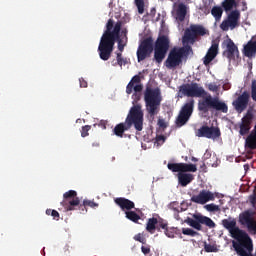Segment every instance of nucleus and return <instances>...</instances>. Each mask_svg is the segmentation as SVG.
<instances>
[{
	"label": "nucleus",
	"instance_id": "1",
	"mask_svg": "<svg viewBox=\"0 0 256 256\" xmlns=\"http://www.w3.org/2000/svg\"><path fill=\"white\" fill-rule=\"evenodd\" d=\"M122 26V21H118L114 25L113 19H109L106 24V30L104 31L98 46L100 59H102V61H109V59H111V53H113L115 47V42H118V50L120 52H116V60H112L111 62L113 67H117V65H119V67L127 65V58H123V51H125L127 42L123 43V39H121Z\"/></svg>",
	"mask_w": 256,
	"mask_h": 256
},
{
	"label": "nucleus",
	"instance_id": "51",
	"mask_svg": "<svg viewBox=\"0 0 256 256\" xmlns=\"http://www.w3.org/2000/svg\"><path fill=\"white\" fill-rule=\"evenodd\" d=\"M157 141H165V136L163 135L158 136Z\"/></svg>",
	"mask_w": 256,
	"mask_h": 256
},
{
	"label": "nucleus",
	"instance_id": "62",
	"mask_svg": "<svg viewBox=\"0 0 256 256\" xmlns=\"http://www.w3.org/2000/svg\"><path fill=\"white\" fill-rule=\"evenodd\" d=\"M170 1H173V0H170Z\"/></svg>",
	"mask_w": 256,
	"mask_h": 256
},
{
	"label": "nucleus",
	"instance_id": "46",
	"mask_svg": "<svg viewBox=\"0 0 256 256\" xmlns=\"http://www.w3.org/2000/svg\"><path fill=\"white\" fill-rule=\"evenodd\" d=\"M80 87L87 88V81L84 78L79 79Z\"/></svg>",
	"mask_w": 256,
	"mask_h": 256
},
{
	"label": "nucleus",
	"instance_id": "7",
	"mask_svg": "<svg viewBox=\"0 0 256 256\" xmlns=\"http://www.w3.org/2000/svg\"><path fill=\"white\" fill-rule=\"evenodd\" d=\"M61 205L64 207L65 211H75L79 209L82 215L87 213L85 202L81 204V200L77 197V191L75 190H69L63 194Z\"/></svg>",
	"mask_w": 256,
	"mask_h": 256
},
{
	"label": "nucleus",
	"instance_id": "10",
	"mask_svg": "<svg viewBox=\"0 0 256 256\" xmlns=\"http://www.w3.org/2000/svg\"><path fill=\"white\" fill-rule=\"evenodd\" d=\"M254 121L255 114L253 113V110H247L241 121L235 125V129L236 131L238 130L240 137H245L246 135H249Z\"/></svg>",
	"mask_w": 256,
	"mask_h": 256
},
{
	"label": "nucleus",
	"instance_id": "61",
	"mask_svg": "<svg viewBox=\"0 0 256 256\" xmlns=\"http://www.w3.org/2000/svg\"><path fill=\"white\" fill-rule=\"evenodd\" d=\"M253 207V209H255V211H256V203H255V206H252Z\"/></svg>",
	"mask_w": 256,
	"mask_h": 256
},
{
	"label": "nucleus",
	"instance_id": "45",
	"mask_svg": "<svg viewBox=\"0 0 256 256\" xmlns=\"http://www.w3.org/2000/svg\"><path fill=\"white\" fill-rule=\"evenodd\" d=\"M208 89H209V91L216 93V91H219V86H217L216 84L210 83L208 85Z\"/></svg>",
	"mask_w": 256,
	"mask_h": 256
},
{
	"label": "nucleus",
	"instance_id": "34",
	"mask_svg": "<svg viewBox=\"0 0 256 256\" xmlns=\"http://www.w3.org/2000/svg\"><path fill=\"white\" fill-rule=\"evenodd\" d=\"M204 209H206V211H209L210 213H215L217 211H221V208H219V205H216L213 203L205 205Z\"/></svg>",
	"mask_w": 256,
	"mask_h": 256
},
{
	"label": "nucleus",
	"instance_id": "56",
	"mask_svg": "<svg viewBox=\"0 0 256 256\" xmlns=\"http://www.w3.org/2000/svg\"><path fill=\"white\" fill-rule=\"evenodd\" d=\"M52 211H53V210H51V209H47V210H46V215H52Z\"/></svg>",
	"mask_w": 256,
	"mask_h": 256
},
{
	"label": "nucleus",
	"instance_id": "32",
	"mask_svg": "<svg viewBox=\"0 0 256 256\" xmlns=\"http://www.w3.org/2000/svg\"><path fill=\"white\" fill-rule=\"evenodd\" d=\"M167 167L172 173H181V163H168Z\"/></svg>",
	"mask_w": 256,
	"mask_h": 256
},
{
	"label": "nucleus",
	"instance_id": "55",
	"mask_svg": "<svg viewBox=\"0 0 256 256\" xmlns=\"http://www.w3.org/2000/svg\"><path fill=\"white\" fill-rule=\"evenodd\" d=\"M165 233H166L167 237H173V235H171V233H169L168 229L165 230Z\"/></svg>",
	"mask_w": 256,
	"mask_h": 256
},
{
	"label": "nucleus",
	"instance_id": "43",
	"mask_svg": "<svg viewBox=\"0 0 256 256\" xmlns=\"http://www.w3.org/2000/svg\"><path fill=\"white\" fill-rule=\"evenodd\" d=\"M204 249H205L206 253H215L217 251V248L211 244H206L204 246Z\"/></svg>",
	"mask_w": 256,
	"mask_h": 256
},
{
	"label": "nucleus",
	"instance_id": "5",
	"mask_svg": "<svg viewBox=\"0 0 256 256\" xmlns=\"http://www.w3.org/2000/svg\"><path fill=\"white\" fill-rule=\"evenodd\" d=\"M144 101L146 104V111L152 119H155L161 109V96L159 90H153L151 86H147L144 92Z\"/></svg>",
	"mask_w": 256,
	"mask_h": 256
},
{
	"label": "nucleus",
	"instance_id": "21",
	"mask_svg": "<svg viewBox=\"0 0 256 256\" xmlns=\"http://www.w3.org/2000/svg\"><path fill=\"white\" fill-rule=\"evenodd\" d=\"M219 53V42L213 41L211 47L208 49L206 53L203 63L204 65H209L215 57H217Z\"/></svg>",
	"mask_w": 256,
	"mask_h": 256
},
{
	"label": "nucleus",
	"instance_id": "38",
	"mask_svg": "<svg viewBox=\"0 0 256 256\" xmlns=\"http://www.w3.org/2000/svg\"><path fill=\"white\" fill-rule=\"evenodd\" d=\"M89 131H91V125H85L81 129V137H89Z\"/></svg>",
	"mask_w": 256,
	"mask_h": 256
},
{
	"label": "nucleus",
	"instance_id": "31",
	"mask_svg": "<svg viewBox=\"0 0 256 256\" xmlns=\"http://www.w3.org/2000/svg\"><path fill=\"white\" fill-rule=\"evenodd\" d=\"M134 3L138 9L139 15L145 13V0H134Z\"/></svg>",
	"mask_w": 256,
	"mask_h": 256
},
{
	"label": "nucleus",
	"instance_id": "3",
	"mask_svg": "<svg viewBox=\"0 0 256 256\" xmlns=\"http://www.w3.org/2000/svg\"><path fill=\"white\" fill-rule=\"evenodd\" d=\"M222 225L229 231L233 239H236L237 242H233V247L237 255L253 256V240L245 230L237 227V221L233 218L223 219Z\"/></svg>",
	"mask_w": 256,
	"mask_h": 256
},
{
	"label": "nucleus",
	"instance_id": "37",
	"mask_svg": "<svg viewBox=\"0 0 256 256\" xmlns=\"http://www.w3.org/2000/svg\"><path fill=\"white\" fill-rule=\"evenodd\" d=\"M156 229L157 231H159V229H164V231H167V222H165L162 218H160L158 220Z\"/></svg>",
	"mask_w": 256,
	"mask_h": 256
},
{
	"label": "nucleus",
	"instance_id": "52",
	"mask_svg": "<svg viewBox=\"0 0 256 256\" xmlns=\"http://www.w3.org/2000/svg\"><path fill=\"white\" fill-rule=\"evenodd\" d=\"M174 217H175V219H177V221H179V219H181V218L179 217V210H177V213L174 215Z\"/></svg>",
	"mask_w": 256,
	"mask_h": 256
},
{
	"label": "nucleus",
	"instance_id": "19",
	"mask_svg": "<svg viewBox=\"0 0 256 256\" xmlns=\"http://www.w3.org/2000/svg\"><path fill=\"white\" fill-rule=\"evenodd\" d=\"M251 95L249 92L244 91L240 96L237 97V99L232 103L233 107L237 111V113H243L245 109H247V106L249 105V99Z\"/></svg>",
	"mask_w": 256,
	"mask_h": 256
},
{
	"label": "nucleus",
	"instance_id": "25",
	"mask_svg": "<svg viewBox=\"0 0 256 256\" xmlns=\"http://www.w3.org/2000/svg\"><path fill=\"white\" fill-rule=\"evenodd\" d=\"M195 179V176L190 173H179L178 174V183L181 185V187H187L189 183H191Z\"/></svg>",
	"mask_w": 256,
	"mask_h": 256
},
{
	"label": "nucleus",
	"instance_id": "28",
	"mask_svg": "<svg viewBox=\"0 0 256 256\" xmlns=\"http://www.w3.org/2000/svg\"><path fill=\"white\" fill-rule=\"evenodd\" d=\"M222 7L226 13H229V11H233V7H237V2L235 0H224Z\"/></svg>",
	"mask_w": 256,
	"mask_h": 256
},
{
	"label": "nucleus",
	"instance_id": "58",
	"mask_svg": "<svg viewBox=\"0 0 256 256\" xmlns=\"http://www.w3.org/2000/svg\"><path fill=\"white\" fill-rule=\"evenodd\" d=\"M201 169H205V162L202 163V165L200 166Z\"/></svg>",
	"mask_w": 256,
	"mask_h": 256
},
{
	"label": "nucleus",
	"instance_id": "2",
	"mask_svg": "<svg viewBox=\"0 0 256 256\" xmlns=\"http://www.w3.org/2000/svg\"><path fill=\"white\" fill-rule=\"evenodd\" d=\"M169 38L165 35L159 36L153 46V37H147L138 46L136 55L138 63L145 61L148 57H151V53L154 51V59L157 63H163V59L169 51Z\"/></svg>",
	"mask_w": 256,
	"mask_h": 256
},
{
	"label": "nucleus",
	"instance_id": "15",
	"mask_svg": "<svg viewBox=\"0 0 256 256\" xmlns=\"http://www.w3.org/2000/svg\"><path fill=\"white\" fill-rule=\"evenodd\" d=\"M196 137H205L206 139H219L221 137V129L215 126L203 125L196 131Z\"/></svg>",
	"mask_w": 256,
	"mask_h": 256
},
{
	"label": "nucleus",
	"instance_id": "26",
	"mask_svg": "<svg viewBox=\"0 0 256 256\" xmlns=\"http://www.w3.org/2000/svg\"><path fill=\"white\" fill-rule=\"evenodd\" d=\"M159 223V219L153 217V218H149L148 222L146 224V231H148V233H155V229H157V224Z\"/></svg>",
	"mask_w": 256,
	"mask_h": 256
},
{
	"label": "nucleus",
	"instance_id": "40",
	"mask_svg": "<svg viewBox=\"0 0 256 256\" xmlns=\"http://www.w3.org/2000/svg\"><path fill=\"white\" fill-rule=\"evenodd\" d=\"M251 98L256 102V80H252V84H251Z\"/></svg>",
	"mask_w": 256,
	"mask_h": 256
},
{
	"label": "nucleus",
	"instance_id": "30",
	"mask_svg": "<svg viewBox=\"0 0 256 256\" xmlns=\"http://www.w3.org/2000/svg\"><path fill=\"white\" fill-rule=\"evenodd\" d=\"M125 215L126 218L133 223H139V219H141V216H139L135 211L128 210L125 212Z\"/></svg>",
	"mask_w": 256,
	"mask_h": 256
},
{
	"label": "nucleus",
	"instance_id": "44",
	"mask_svg": "<svg viewBox=\"0 0 256 256\" xmlns=\"http://www.w3.org/2000/svg\"><path fill=\"white\" fill-rule=\"evenodd\" d=\"M158 127H160V129H167V122H165L164 119L159 118Z\"/></svg>",
	"mask_w": 256,
	"mask_h": 256
},
{
	"label": "nucleus",
	"instance_id": "33",
	"mask_svg": "<svg viewBox=\"0 0 256 256\" xmlns=\"http://www.w3.org/2000/svg\"><path fill=\"white\" fill-rule=\"evenodd\" d=\"M178 51L180 52L182 57H187L188 55H190V53H193V48H191V46L187 45L185 47L178 48Z\"/></svg>",
	"mask_w": 256,
	"mask_h": 256
},
{
	"label": "nucleus",
	"instance_id": "8",
	"mask_svg": "<svg viewBox=\"0 0 256 256\" xmlns=\"http://www.w3.org/2000/svg\"><path fill=\"white\" fill-rule=\"evenodd\" d=\"M192 217L193 218H187L186 223L193 229H196V231H201L203 229L201 225H206L209 229H214L215 227V222L201 213L193 214Z\"/></svg>",
	"mask_w": 256,
	"mask_h": 256
},
{
	"label": "nucleus",
	"instance_id": "20",
	"mask_svg": "<svg viewBox=\"0 0 256 256\" xmlns=\"http://www.w3.org/2000/svg\"><path fill=\"white\" fill-rule=\"evenodd\" d=\"M224 57H227L229 61H236L239 59V48L235 45L233 40H229L226 45V50L223 52Z\"/></svg>",
	"mask_w": 256,
	"mask_h": 256
},
{
	"label": "nucleus",
	"instance_id": "18",
	"mask_svg": "<svg viewBox=\"0 0 256 256\" xmlns=\"http://www.w3.org/2000/svg\"><path fill=\"white\" fill-rule=\"evenodd\" d=\"M190 201L198 205H205L209 201H215V194L209 190H201L198 195H193Z\"/></svg>",
	"mask_w": 256,
	"mask_h": 256
},
{
	"label": "nucleus",
	"instance_id": "16",
	"mask_svg": "<svg viewBox=\"0 0 256 256\" xmlns=\"http://www.w3.org/2000/svg\"><path fill=\"white\" fill-rule=\"evenodd\" d=\"M183 63V55L178 48H173L165 61V66L167 69H175Z\"/></svg>",
	"mask_w": 256,
	"mask_h": 256
},
{
	"label": "nucleus",
	"instance_id": "11",
	"mask_svg": "<svg viewBox=\"0 0 256 256\" xmlns=\"http://www.w3.org/2000/svg\"><path fill=\"white\" fill-rule=\"evenodd\" d=\"M208 31L203 25L192 24L184 32L183 43H195L198 37L207 35Z\"/></svg>",
	"mask_w": 256,
	"mask_h": 256
},
{
	"label": "nucleus",
	"instance_id": "48",
	"mask_svg": "<svg viewBox=\"0 0 256 256\" xmlns=\"http://www.w3.org/2000/svg\"><path fill=\"white\" fill-rule=\"evenodd\" d=\"M100 127H102V129H107V123L105 121H101Z\"/></svg>",
	"mask_w": 256,
	"mask_h": 256
},
{
	"label": "nucleus",
	"instance_id": "4",
	"mask_svg": "<svg viewBox=\"0 0 256 256\" xmlns=\"http://www.w3.org/2000/svg\"><path fill=\"white\" fill-rule=\"evenodd\" d=\"M133 125L136 131H143V110L140 104L130 108L125 122L117 124L113 129V134L123 139L125 131H129Z\"/></svg>",
	"mask_w": 256,
	"mask_h": 256
},
{
	"label": "nucleus",
	"instance_id": "49",
	"mask_svg": "<svg viewBox=\"0 0 256 256\" xmlns=\"http://www.w3.org/2000/svg\"><path fill=\"white\" fill-rule=\"evenodd\" d=\"M250 203H251L252 207L255 206V204H256V197H255V196H253V197L250 199Z\"/></svg>",
	"mask_w": 256,
	"mask_h": 256
},
{
	"label": "nucleus",
	"instance_id": "50",
	"mask_svg": "<svg viewBox=\"0 0 256 256\" xmlns=\"http://www.w3.org/2000/svg\"><path fill=\"white\" fill-rule=\"evenodd\" d=\"M121 34L124 35V37L127 41V29L122 30Z\"/></svg>",
	"mask_w": 256,
	"mask_h": 256
},
{
	"label": "nucleus",
	"instance_id": "29",
	"mask_svg": "<svg viewBox=\"0 0 256 256\" xmlns=\"http://www.w3.org/2000/svg\"><path fill=\"white\" fill-rule=\"evenodd\" d=\"M211 15L216 21H220L221 17H223V8L220 6H214L211 9Z\"/></svg>",
	"mask_w": 256,
	"mask_h": 256
},
{
	"label": "nucleus",
	"instance_id": "35",
	"mask_svg": "<svg viewBox=\"0 0 256 256\" xmlns=\"http://www.w3.org/2000/svg\"><path fill=\"white\" fill-rule=\"evenodd\" d=\"M182 233H183V235H188V237H197V235H199V232H197L191 228H183Z\"/></svg>",
	"mask_w": 256,
	"mask_h": 256
},
{
	"label": "nucleus",
	"instance_id": "36",
	"mask_svg": "<svg viewBox=\"0 0 256 256\" xmlns=\"http://www.w3.org/2000/svg\"><path fill=\"white\" fill-rule=\"evenodd\" d=\"M141 252L145 256H151V246L149 244H143L141 246Z\"/></svg>",
	"mask_w": 256,
	"mask_h": 256
},
{
	"label": "nucleus",
	"instance_id": "6",
	"mask_svg": "<svg viewBox=\"0 0 256 256\" xmlns=\"http://www.w3.org/2000/svg\"><path fill=\"white\" fill-rule=\"evenodd\" d=\"M198 111L202 115H207L209 111H220V113H228L229 106L219 98H213L211 95L206 96L198 102Z\"/></svg>",
	"mask_w": 256,
	"mask_h": 256
},
{
	"label": "nucleus",
	"instance_id": "23",
	"mask_svg": "<svg viewBox=\"0 0 256 256\" xmlns=\"http://www.w3.org/2000/svg\"><path fill=\"white\" fill-rule=\"evenodd\" d=\"M173 15L176 21H179V23H183V21H185V17H187V5H185L184 3L178 4L174 10Z\"/></svg>",
	"mask_w": 256,
	"mask_h": 256
},
{
	"label": "nucleus",
	"instance_id": "17",
	"mask_svg": "<svg viewBox=\"0 0 256 256\" xmlns=\"http://www.w3.org/2000/svg\"><path fill=\"white\" fill-rule=\"evenodd\" d=\"M133 91L135 92V94H133V97H136L137 100H139V96L137 95V93H141V91H143V84H141L140 75H135L126 86L127 95H131Z\"/></svg>",
	"mask_w": 256,
	"mask_h": 256
},
{
	"label": "nucleus",
	"instance_id": "14",
	"mask_svg": "<svg viewBox=\"0 0 256 256\" xmlns=\"http://www.w3.org/2000/svg\"><path fill=\"white\" fill-rule=\"evenodd\" d=\"M180 93L184 97H203L205 95V89L197 83L184 84L180 87Z\"/></svg>",
	"mask_w": 256,
	"mask_h": 256
},
{
	"label": "nucleus",
	"instance_id": "41",
	"mask_svg": "<svg viewBox=\"0 0 256 256\" xmlns=\"http://www.w3.org/2000/svg\"><path fill=\"white\" fill-rule=\"evenodd\" d=\"M83 202L86 207H91L92 209H95V207H99V204L92 200H84Z\"/></svg>",
	"mask_w": 256,
	"mask_h": 256
},
{
	"label": "nucleus",
	"instance_id": "39",
	"mask_svg": "<svg viewBox=\"0 0 256 256\" xmlns=\"http://www.w3.org/2000/svg\"><path fill=\"white\" fill-rule=\"evenodd\" d=\"M134 241H138L139 243H142V245H146L147 239L143 237V234L138 233L134 236Z\"/></svg>",
	"mask_w": 256,
	"mask_h": 256
},
{
	"label": "nucleus",
	"instance_id": "13",
	"mask_svg": "<svg viewBox=\"0 0 256 256\" xmlns=\"http://www.w3.org/2000/svg\"><path fill=\"white\" fill-rule=\"evenodd\" d=\"M239 19H241V12L239 10L231 11L227 18L220 24V29L222 31H229V29L233 31V29L239 27Z\"/></svg>",
	"mask_w": 256,
	"mask_h": 256
},
{
	"label": "nucleus",
	"instance_id": "12",
	"mask_svg": "<svg viewBox=\"0 0 256 256\" xmlns=\"http://www.w3.org/2000/svg\"><path fill=\"white\" fill-rule=\"evenodd\" d=\"M255 213L253 210H245L239 214V223L247 228L250 235H256Z\"/></svg>",
	"mask_w": 256,
	"mask_h": 256
},
{
	"label": "nucleus",
	"instance_id": "9",
	"mask_svg": "<svg viewBox=\"0 0 256 256\" xmlns=\"http://www.w3.org/2000/svg\"><path fill=\"white\" fill-rule=\"evenodd\" d=\"M194 109L195 100L191 98L181 107L179 111V114L176 118L177 127H183V125H187L189 119H191V115H193Z\"/></svg>",
	"mask_w": 256,
	"mask_h": 256
},
{
	"label": "nucleus",
	"instance_id": "42",
	"mask_svg": "<svg viewBox=\"0 0 256 256\" xmlns=\"http://www.w3.org/2000/svg\"><path fill=\"white\" fill-rule=\"evenodd\" d=\"M200 10L202 13H204V15H209V13H211V4H204Z\"/></svg>",
	"mask_w": 256,
	"mask_h": 256
},
{
	"label": "nucleus",
	"instance_id": "53",
	"mask_svg": "<svg viewBox=\"0 0 256 256\" xmlns=\"http://www.w3.org/2000/svg\"><path fill=\"white\" fill-rule=\"evenodd\" d=\"M191 161H193V163H197V161H199V159H197L196 157L192 156Z\"/></svg>",
	"mask_w": 256,
	"mask_h": 256
},
{
	"label": "nucleus",
	"instance_id": "27",
	"mask_svg": "<svg viewBox=\"0 0 256 256\" xmlns=\"http://www.w3.org/2000/svg\"><path fill=\"white\" fill-rule=\"evenodd\" d=\"M181 173H197V165L181 163Z\"/></svg>",
	"mask_w": 256,
	"mask_h": 256
},
{
	"label": "nucleus",
	"instance_id": "60",
	"mask_svg": "<svg viewBox=\"0 0 256 256\" xmlns=\"http://www.w3.org/2000/svg\"><path fill=\"white\" fill-rule=\"evenodd\" d=\"M94 147H99V144H93Z\"/></svg>",
	"mask_w": 256,
	"mask_h": 256
},
{
	"label": "nucleus",
	"instance_id": "54",
	"mask_svg": "<svg viewBox=\"0 0 256 256\" xmlns=\"http://www.w3.org/2000/svg\"><path fill=\"white\" fill-rule=\"evenodd\" d=\"M207 165H208V167H217V165H215V164H213L211 162H207Z\"/></svg>",
	"mask_w": 256,
	"mask_h": 256
},
{
	"label": "nucleus",
	"instance_id": "22",
	"mask_svg": "<svg viewBox=\"0 0 256 256\" xmlns=\"http://www.w3.org/2000/svg\"><path fill=\"white\" fill-rule=\"evenodd\" d=\"M243 54L249 59H253L256 55V36H253L250 41L244 46Z\"/></svg>",
	"mask_w": 256,
	"mask_h": 256
},
{
	"label": "nucleus",
	"instance_id": "24",
	"mask_svg": "<svg viewBox=\"0 0 256 256\" xmlns=\"http://www.w3.org/2000/svg\"><path fill=\"white\" fill-rule=\"evenodd\" d=\"M115 204L122 209V211H131V209H135V202L123 198V197H118L114 200Z\"/></svg>",
	"mask_w": 256,
	"mask_h": 256
},
{
	"label": "nucleus",
	"instance_id": "59",
	"mask_svg": "<svg viewBox=\"0 0 256 256\" xmlns=\"http://www.w3.org/2000/svg\"><path fill=\"white\" fill-rule=\"evenodd\" d=\"M208 1H209V3H208L209 5H211L213 3V0H208Z\"/></svg>",
	"mask_w": 256,
	"mask_h": 256
},
{
	"label": "nucleus",
	"instance_id": "47",
	"mask_svg": "<svg viewBox=\"0 0 256 256\" xmlns=\"http://www.w3.org/2000/svg\"><path fill=\"white\" fill-rule=\"evenodd\" d=\"M51 216H52L53 219H55L56 221H59V212H58L57 210H52Z\"/></svg>",
	"mask_w": 256,
	"mask_h": 256
},
{
	"label": "nucleus",
	"instance_id": "57",
	"mask_svg": "<svg viewBox=\"0 0 256 256\" xmlns=\"http://www.w3.org/2000/svg\"><path fill=\"white\" fill-rule=\"evenodd\" d=\"M244 169H245V171H247V169H249V164H245Z\"/></svg>",
	"mask_w": 256,
	"mask_h": 256
}]
</instances>
